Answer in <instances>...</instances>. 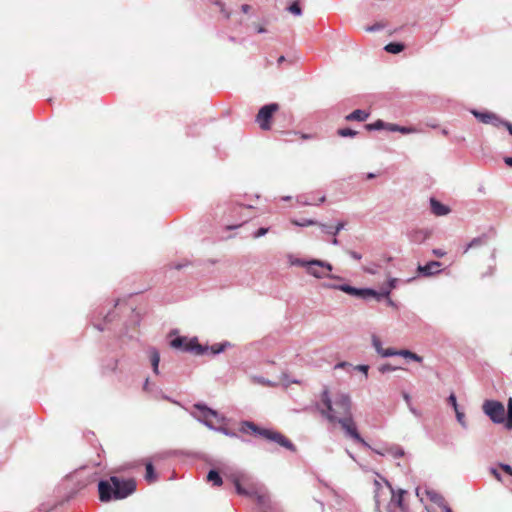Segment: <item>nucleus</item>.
Listing matches in <instances>:
<instances>
[{"instance_id": "nucleus-1", "label": "nucleus", "mask_w": 512, "mask_h": 512, "mask_svg": "<svg viewBox=\"0 0 512 512\" xmlns=\"http://www.w3.org/2000/svg\"><path fill=\"white\" fill-rule=\"evenodd\" d=\"M236 493L240 496L254 498L261 512H273L276 504L271 500L265 486L255 483L245 472H234L229 475Z\"/></svg>"}, {"instance_id": "nucleus-2", "label": "nucleus", "mask_w": 512, "mask_h": 512, "mask_svg": "<svg viewBox=\"0 0 512 512\" xmlns=\"http://www.w3.org/2000/svg\"><path fill=\"white\" fill-rule=\"evenodd\" d=\"M136 491L134 479H124L118 476H110L98 482V493L101 502L122 500Z\"/></svg>"}, {"instance_id": "nucleus-3", "label": "nucleus", "mask_w": 512, "mask_h": 512, "mask_svg": "<svg viewBox=\"0 0 512 512\" xmlns=\"http://www.w3.org/2000/svg\"><path fill=\"white\" fill-rule=\"evenodd\" d=\"M321 401L326 408L325 410L321 411V414L329 422L340 424L346 438L352 439L354 442L365 448H370V445L362 438L361 434L359 433L353 415L348 417H338L334 414L332 400L327 389L322 392Z\"/></svg>"}, {"instance_id": "nucleus-4", "label": "nucleus", "mask_w": 512, "mask_h": 512, "mask_svg": "<svg viewBox=\"0 0 512 512\" xmlns=\"http://www.w3.org/2000/svg\"><path fill=\"white\" fill-rule=\"evenodd\" d=\"M239 431L244 434L252 433L256 436L263 437L266 440H268L270 442H274V443L278 444L279 446H281L291 452L297 451L295 444L290 439H288L285 435H283L279 431H276L273 429L262 428L252 421H249V420L241 421Z\"/></svg>"}, {"instance_id": "nucleus-5", "label": "nucleus", "mask_w": 512, "mask_h": 512, "mask_svg": "<svg viewBox=\"0 0 512 512\" xmlns=\"http://www.w3.org/2000/svg\"><path fill=\"white\" fill-rule=\"evenodd\" d=\"M177 332V330H172L168 335L171 348L195 355H204L208 352V345L200 344L197 337L188 339L186 336L177 335Z\"/></svg>"}, {"instance_id": "nucleus-6", "label": "nucleus", "mask_w": 512, "mask_h": 512, "mask_svg": "<svg viewBox=\"0 0 512 512\" xmlns=\"http://www.w3.org/2000/svg\"><path fill=\"white\" fill-rule=\"evenodd\" d=\"M297 264L304 266L307 269V273L314 276L315 278H329L332 280L343 281L344 278L338 275L330 274L333 270V266L324 260L311 259L309 261L299 259Z\"/></svg>"}, {"instance_id": "nucleus-7", "label": "nucleus", "mask_w": 512, "mask_h": 512, "mask_svg": "<svg viewBox=\"0 0 512 512\" xmlns=\"http://www.w3.org/2000/svg\"><path fill=\"white\" fill-rule=\"evenodd\" d=\"M195 411L191 412L193 418L205 425L208 429L214 430L215 425L212 422V418H215L218 422L225 421V416L219 414L218 411L212 409L203 402H197L193 405Z\"/></svg>"}, {"instance_id": "nucleus-8", "label": "nucleus", "mask_w": 512, "mask_h": 512, "mask_svg": "<svg viewBox=\"0 0 512 512\" xmlns=\"http://www.w3.org/2000/svg\"><path fill=\"white\" fill-rule=\"evenodd\" d=\"M482 410L494 424H503L506 428L505 407L502 402L498 400H485Z\"/></svg>"}, {"instance_id": "nucleus-9", "label": "nucleus", "mask_w": 512, "mask_h": 512, "mask_svg": "<svg viewBox=\"0 0 512 512\" xmlns=\"http://www.w3.org/2000/svg\"><path fill=\"white\" fill-rule=\"evenodd\" d=\"M278 109L279 105L275 102L265 104L259 109L256 115V122L262 130L266 131L271 129V120Z\"/></svg>"}, {"instance_id": "nucleus-10", "label": "nucleus", "mask_w": 512, "mask_h": 512, "mask_svg": "<svg viewBox=\"0 0 512 512\" xmlns=\"http://www.w3.org/2000/svg\"><path fill=\"white\" fill-rule=\"evenodd\" d=\"M387 486L392 494L391 500L387 506L389 512H408V507L404 504V496L407 493L404 489L395 491L392 485L386 481Z\"/></svg>"}, {"instance_id": "nucleus-11", "label": "nucleus", "mask_w": 512, "mask_h": 512, "mask_svg": "<svg viewBox=\"0 0 512 512\" xmlns=\"http://www.w3.org/2000/svg\"><path fill=\"white\" fill-rule=\"evenodd\" d=\"M332 405L334 408V414L341 415V417H348L352 414V400L351 397L346 393H340L335 397V400L332 401Z\"/></svg>"}, {"instance_id": "nucleus-12", "label": "nucleus", "mask_w": 512, "mask_h": 512, "mask_svg": "<svg viewBox=\"0 0 512 512\" xmlns=\"http://www.w3.org/2000/svg\"><path fill=\"white\" fill-rule=\"evenodd\" d=\"M441 265H442L441 262L432 260V261L427 262L424 265H419L417 268V271L420 275L429 277V276H433L435 274L440 273Z\"/></svg>"}, {"instance_id": "nucleus-13", "label": "nucleus", "mask_w": 512, "mask_h": 512, "mask_svg": "<svg viewBox=\"0 0 512 512\" xmlns=\"http://www.w3.org/2000/svg\"><path fill=\"white\" fill-rule=\"evenodd\" d=\"M447 403L455 411V415H456V419H457L458 423L463 428H467V423L465 421V414H464V412L459 410V406H458V403H457V398H456V395L453 392L448 396Z\"/></svg>"}, {"instance_id": "nucleus-14", "label": "nucleus", "mask_w": 512, "mask_h": 512, "mask_svg": "<svg viewBox=\"0 0 512 512\" xmlns=\"http://www.w3.org/2000/svg\"><path fill=\"white\" fill-rule=\"evenodd\" d=\"M407 237L410 242L420 244L430 237V232L425 229H412L407 233Z\"/></svg>"}, {"instance_id": "nucleus-15", "label": "nucleus", "mask_w": 512, "mask_h": 512, "mask_svg": "<svg viewBox=\"0 0 512 512\" xmlns=\"http://www.w3.org/2000/svg\"><path fill=\"white\" fill-rule=\"evenodd\" d=\"M430 209L431 212L436 216H445L451 211L449 206L443 204L434 197L430 198Z\"/></svg>"}, {"instance_id": "nucleus-16", "label": "nucleus", "mask_w": 512, "mask_h": 512, "mask_svg": "<svg viewBox=\"0 0 512 512\" xmlns=\"http://www.w3.org/2000/svg\"><path fill=\"white\" fill-rule=\"evenodd\" d=\"M346 221H338L335 226L328 225L320 222V228L323 233L327 235L337 236L341 230H343L346 226Z\"/></svg>"}, {"instance_id": "nucleus-17", "label": "nucleus", "mask_w": 512, "mask_h": 512, "mask_svg": "<svg viewBox=\"0 0 512 512\" xmlns=\"http://www.w3.org/2000/svg\"><path fill=\"white\" fill-rule=\"evenodd\" d=\"M495 236V231L493 229H490V232L489 233H484L478 237H475L473 238L467 245L466 249H465V252L470 249V248H474V247H478V246H482V245H485L489 238L490 237H494Z\"/></svg>"}, {"instance_id": "nucleus-18", "label": "nucleus", "mask_w": 512, "mask_h": 512, "mask_svg": "<svg viewBox=\"0 0 512 512\" xmlns=\"http://www.w3.org/2000/svg\"><path fill=\"white\" fill-rule=\"evenodd\" d=\"M370 116V112L363 110V109H356L345 116L346 121H357V122H364L366 121Z\"/></svg>"}, {"instance_id": "nucleus-19", "label": "nucleus", "mask_w": 512, "mask_h": 512, "mask_svg": "<svg viewBox=\"0 0 512 512\" xmlns=\"http://www.w3.org/2000/svg\"><path fill=\"white\" fill-rule=\"evenodd\" d=\"M148 355L151 362L153 372L158 375L159 374V363H160V353L157 348L150 347L148 349Z\"/></svg>"}, {"instance_id": "nucleus-20", "label": "nucleus", "mask_w": 512, "mask_h": 512, "mask_svg": "<svg viewBox=\"0 0 512 512\" xmlns=\"http://www.w3.org/2000/svg\"><path fill=\"white\" fill-rule=\"evenodd\" d=\"M385 452H386V455L388 454L395 459L401 458L405 455L404 449L400 445H397V444L386 445Z\"/></svg>"}, {"instance_id": "nucleus-21", "label": "nucleus", "mask_w": 512, "mask_h": 512, "mask_svg": "<svg viewBox=\"0 0 512 512\" xmlns=\"http://www.w3.org/2000/svg\"><path fill=\"white\" fill-rule=\"evenodd\" d=\"M373 293L374 292L372 291V288H369V287H364V288L354 287L350 296H353L358 299L368 300L369 295H372Z\"/></svg>"}, {"instance_id": "nucleus-22", "label": "nucleus", "mask_w": 512, "mask_h": 512, "mask_svg": "<svg viewBox=\"0 0 512 512\" xmlns=\"http://www.w3.org/2000/svg\"><path fill=\"white\" fill-rule=\"evenodd\" d=\"M232 347V343L229 342V341H223V342H220V343H215L211 346L208 345V351H210V353L212 355H218L222 352H224L227 348H230Z\"/></svg>"}, {"instance_id": "nucleus-23", "label": "nucleus", "mask_w": 512, "mask_h": 512, "mask_svg": "<svg viewBox=\"0 0 512 512\" xmlns=\"http://www.w3.org/2000/svg\"><path fill=\"white\" fill-rule=\"evenodd\" d=\"M145 480L148 482V483H153L157 480L158 478V475L156 473V470L154 468V465L151 461H147L145 463Z\"/></svg>"}, {"instance_id": "nucleus-24", "label": "nucleus", "mask_w": 512, "mask_h": 512, "mask_svg": "<svg viewBox=\"0 0 512 512\" xmlns=\"http://www.w3.org/2000/svg\"><path fill=\"white\" fill-rule=\"evenodd\" d=\"M472 115L480 122L488 124L491 120L493 112L490 111H479L477 109L471 110Z\"/></svg>"}, {"instance_id": "nucleus-25", "label": "nucleus", "mask_w": 512, "mask_h": 512, "mask_svg": "<svg viewBox=\"0 0 512 512\" xmlns=\"http://www.w3.org/2000/svg\"><path fill=\"white\" fill-rule=\"evenodd\" d=\"M405 49L403 42L393 41L385 45L384 50L390 54H399Z\"/></svg>"}, {"instance_id": "nucleus-26", "label": "nucleus", "mask_w": 512, "mask_h": 512, "mask_svg": "<svg viewBox=\"0 0 512 512\" xmlns=\"http://www.w3.org/2000/svg\"><path fill=\"white\" fill-rule=\"evenodd\" d=\"M213 431L222 433L225 436H228V437H231V438H238V439H240L243 442H248V440H246L243 437H241L237 432H235V431H233V430H231V429H229L227 427H224V426H216Z\"/></svg>"}, {"instance_id": "nucleus-27", "label": "nucleus", "mask_w": 512, "mask_h": 512, "mask_svg": "<svg viewBox=\"0 0 512 512\" xmlns=\"http://www.w3.org/2000/svg\"><path fill=\"white\" fill-rule=\"evenodd\" d=\"M207 481L211 482L214 486H221L223 483L222 477L216 469L209 470L207 474Z\"/></svg>"}, {"instance_id": "nucleus-28", "label": "nucleus", "mask_w": 512, "mask_h": 512, "mask_svg": "<svg viewBox=\"0 0 512 512\" xmlns=\"http://www.w3.org/2000/svg\"><path fill=\"white\" fill-rule=\"evenodd\" d=\"M426 495L427 497L429 498V500L433 503H435L436 505H438L439 507L440 506H444V503H445V499L444 497L439 494L438 492L434 491V490H426Z\"/></svg>"}, {"instance_id": "nucleus-29", "label": "nucleus", "mask_w": 512, "mask_h": 512, "mask_svg": "<svg viewBox=\"0 0 512 512\" xmlns=\"http://www.w3.org/2000/svg\"><path fill=\"white\" fill-rule=\"evenodd\" d=\"M386 127H387V122H385L384 120L382 119H378L376 120L375 122L373 123H368V124H365L364 125V128L367 130V131H381V130H386Z\"/></svg>"}, {"instance_id": "nucleus-30", "label": "nucleus", "mask_w": 512, "mask_h": 512, "mask_svg": "<svg viewBox=\"0 0 512 512\" xmlns=\"http://www.w3.org/2000/svg\"><path fill=\"white\" fill-rule=\"evenodd\" d=\"M397 356H401L406 359H410L412 361L419 362V363L423 361V358L420 355H418L408 349L398 350Z\"/></svg>"}, {"instance_id": "nucleus-31", "label": "nucleus", "mask_w": 512, "mask_h": 512, "mask_svg": "<svg viewBox=\"0 0 512 512\" xmlns=\"http://www.w3.org/2000/svg\"><path fill=\"white\" fill-rule=\"evenodd\" d=\"M286 9L295 16L302 15V8L300 6L299 0H293L290 2Z\"/></svg>"}, {"instance_id": "nucleus-32", "label": "nucleus", "mask_w": 512, "mask_h": 512, "mask_svg": "<svg viewBox=\"0 0 512 512\" xmlns=\"http://www.w3.org/2000/svg\"><path fill=\"white\" fill-rule=\"evenodd\" d=\"M506 416V429L512 430V398L508 399L507 402V410L505 411Z\"/></svg>"}, {"instance_id": "nucleus-33", "label": "nucleus", "mask_w": 512, "mask_h": 512, "mask_svg": "<svg viewBox=\"0 0 512 512\" xmlns=\"http://www.w3.org/2000/svg\"><path fill=\"white\" fill-rule=\"evenodd\" d=\"M372 291L374 293L372 295H369V299L370 298H374L378 302L382 301L383 299L388 298V296L390 295V290L389 289H385V290H382V291H377V290L372 288Z\"/></svg>"}, {"instance_id": "nucleus-34", "label": "nucleus", "mask_w": 512, "mask_h": 512, "mask_svg": "<svg viewBox=\"0 0 512 512\" xmlns=\"http://www.w3.org/2000/svg\"><path fill=\"white\" fill-rule=\"evenodd\" d=\"M337 134L341 137H355L357 134H358V131L350 128V127H344V128H339L337 130Z\"/></svg>"}, {"instance_id": "nucleus-35", "label": "nucleus", "mask_w": 512, "mask_h": 512, "mask_svg": "<svg viewBox=\"0 0 512 512\" xmlns=\"http://www.w3.org/2000/svg\"><path fill=\"white\" fill-rule=\"evenodd\" d=\"M293 223L299 227H307V226H313V225L320 226V222H318L314 219H306V218H303L301 220H295V221H293Z\"/></svg>"}, {"instance_id": "nucleus-36", "label": "nucleus", "mask_w": 512, "mask_h": 512, "mask_svg": "<svg viewBox=\"0 0 512 512\" xmlns=\"http://www.w3.org/2000/svg\"><path fill=\"white\" fill-rule=\"evenodd\" d=\"M508 122L509 121L501 119L497 114L493 113L491 120L488 124H491L494 127H500V126L505 127V123H508Z\"/></svg>"}, {"instance_id": "nucleus-37", "label": "nucleus", "mask_w": 512, "mask_h": 512, "mask_svg": "<svg viewBox=\"0 0 512 512\" xmlns=\"http://www.w3.org/2000/svg\"><path fill=\"white\" fill-rule=\"evenodd\" d=\"M210 2L219 7L220 12L226 19L230 18V12L225 8V4L221 0H210Z\"/></svg>"}, {"instance_id": "nucleus-38", "label": "nucleus", "mask_w": 512, "mask_h": 512, "mask_svg": "<svg viewBox=\"0 0 512 512\" xmlns=\"http://www.w3.org/2000/svg\"><path fill=\"white\" fill-rule=\"evenodd\" d=\"M372 345L375 348L376 352L380 355V352H382L384 348L382 347L381 340L376 335L372 336Z\"/></svg>"}, {"instance_id": "nucleus-39", "label": "nucleus", "mask_w": 512, "mask_h": 512, "mask_svg": "<svg viewBox=\"0 0 512 512\" xmlns=\"http://www.w3.org/2000/svg\"><path fill=\"white\" fill-rule=\"evenodd\" d=\"M398 350L394 348H384L382 352H380V356L383 358L397 356Z\"/></svg>"}, {"instance_id": "nucleus-40", "label": "nucleus", "mask_w": 512, "mask_h": 512, "mask_svg": "<svg viewBox=\"0 0 512 512\" xmlns=\"http://www.w3.org/2000/svg\"><path fill=\"white\" fill-rule=\"evenodd\" d=\"M337 288L339 291L344 292L348 295H351L354 286H352L348 283H341L337 286Z\"/></svg>"}, {"instance_id": "nucleus-41", "label": "nucleus", "mask_w": 512, "mask_h": 512, "mask_svg": "<svg viewBox=\"0 0 512 512\" xmlns=\"http://www.w3.org/2000/svg\"><path fill=\"white\" fill-rule=\"evenodd\" d=\"M397 369H399V368H398V367H395V366H392V365H391V364H389V363H385V364L381 365V366L378 368L379 372H381L382 374H385V373H387V372H391V371H395V370H397Z\"/></svg>"}, {"instance_id": "nucleus-42", "label": "nucleus", "mask_w": 512, "mask_h": 512, "mask_svg": "<svg viewBox=\"0 0 512 512\" xmlns=\"http://www.w3.org/2000/svg\"><path fill=\"white\" fill-rule=\"evenodd\" d=\"M498 467L503 471L505 472L506 474L512 476V467L511 465L509 464H506V463H498Z\"/></svg>"}, {"instance_id": "nucleus-43", "label": "nucleus", "mask_w": 512, "mask_h": 512, "mask_svg": "<svg viewBox=\"0 0 512 512\" xmlns=\"http://www.w3.org/2000/svg\"><path fill=\"white\" fill-rule=\"evenodd\" d=\"M268 230H269V228H267V227H260V228H258V229L253 233V237H254V238H260V237H262V236L266 235V234H267V232H268Z\"/></svg>"}, {"instance_id": "nucleus-44", "label": "nucleus", "mask_w": 512, "mask_h": 512, "mask_svg": "<svg viewBox=\"0 0 512 512\" xmlns=\"http://www.w3.org/2000/svg\"><path fill=\"white\" fill-rule=\"evenodd\" d=\"M383 28H384V25L382 23L377 22V23H375V24H373L371 26H368L366 28V31H368V32H377V31L382 30Z\"/></svg>"}, {"instance_id": "nucleus-45", "label": "nucleus", "mask_w": 512, "mask_h": 512, "mask_svg": "<svg viewBox=\"0 0 512 512\" xmlns=\"http://www.w3.org/2000/svg\"><path fill=\"white\" fill-rule=\"evenodd\" d=\"M489 471L490 473L495 477V479L499 482H502L503 481V478H502V475L501 473L498 471L497 468L495 467H490L489 468Z\"/></svg>"}, {"instance_id": "nucleus-46", "label": "nucleus", "mask_w": 512, "mask_h": 512, "mask_svg": "<svg viewBox=\"0 0 512 512\" xmlns=\"http://www.w3.org/2000/svg\"><path fill=\"white\" fill-rule=\"evenodd\" d=\"M386 130L390 132H398L400 130V125L387 122Z\"/></svg>"}, {"instance_id": "nucleus-47", "label": "nucleus", "mask_w": 512, "mask_h": 512, "mask_svg": "<svg viewBox=\"0 0 512 512\" xmlns=\"http://www.w3.org/2000/svg\"><path fill=\"white\" fill-rule=\"evenodd\" d=\"M356 370L362 372L365 374V376L367 377L368 376V371H369V365H366V364H360V365H357L355 367Z\"/></svg>"}, {"instance_id": "nucleus-48", "label": "nucleus", "mask_w": 512, "mask_h": 512, "mask_svg": "<svg viewBox=\"0 0 512 512\" xmlns=\"http://www.w3.org/2000/svg\"><path fill=\"white\" fill-rule=\"evenodd\" d=\"M346 252H347V253H348V255H349L351 258H353L354 260L359 261V260H361V258H362V255H361L360 253L356 252V251H353V250H347Z\"/></svg>"}, {"instance_id": "nucleus-49", "label": "nucleus", "mask_w": 512, "mask_h": 512, "mask_svg": "<svg viewBox=\"0 0 512 512\" xmlns=\"http://www.w3.org/2000/svg\"><path fill=\"white\" fill-rule=\"evenodd\" d=\"M414 131H415V129L412 128V127H407V126H401L400 125V130L398 132L401 133V134L406 135V134H410V133H412Z\"/></svg>"}, {"instance_id": "nucleus-50", "label": "nucleus", "mask_w": 512, "mask_h": 512, "mask_svg": "<svg viewBox=\"0 0 512 512\" xmlns=\"http://www.w3.org/2000/svg\"><path fill=\"white\" fill-rule=\"evenodd\" d=\"M432 254H433L434 256H436V257L441 258V257H443V256H445V255H446V252H445L444 250H442V249L434 248V249L432 250Z\"/></svg>"}, {"instance_id": "nucleus-51", "label": "nucleus", "mask_w": 512, "mask_h": 512, "mask_svg": "<svg viewBox=\"0 0 512 512\" xmlns=\"http://www.w3.org/2000/svg\"><path fill=\"white\" fill-rule=\"evenodd\" d=\"M114 317H115L114 312L113 311H109L105 315V317H104V322L105 323H110V322H112L114 320Z\"/></svg>"}, {"instance_id": "nucleus-52", "label": "nucleus", "mask_w": 512, "mask_h": 512, "mask_svg": "<svg viewBox=\"0 0 512 512\" xmlns=\"http://www.w3.org/2000/svg\"><path fill=\"white\" fill-rule=\"evenodd\" d=\"M369 449H371L374 453H376V454H378V455H381V456L386 455V452H385V446H384V447H382V448H379V449H378V448H373V447H371V446H370V448H369Z\"/></svg>"}, {"instance_id": "nucleus-53", "label": "nucleus", "mask_w": 512, "mask_h": 512, "mask_svg": "<svg viewBox=\"0 0 512 512\" xmlns=\"http://www.w3.org/2000/svg\"><path fill=\"white\" fill-rule=\"evenodd\" d=\"M339 284H334V283H323L322 286L324 288H327V289H334V290H338L337 286Z\"/></svg>"}, {"instance_id": "nucleus-54", "label": "nucleus", "mask_w": 512, "mask_h": 512, "mask_svg": "<svg viewBox=\"0 0 512 512\" xmlns=\"http://www.w3.org/2000/svg\"><path fill=\"white\" fill-rule=\"evenodd\" d=\"M396 284H397L396 278L389 279V281H388L389 290L394 289L396 287Z\"/></svg>"}, {"instance_id": "nucleus-55", "label": "nucleus", "mask_w": 512, "mask_h": 512, "mask_svg": "<svg viewBox=\"0 0 512 512\" xmlns=\"http://www.w3.org/2000/svg\"><path fill=\"white\" fill-rule=\"evenodd\" d=\"M96 474V472H93L91 475L87 477L85 481L81 483V487H85L88 483H90L93 479L92 477Z\"/></svg>"}, {"instance_id": "nucleus-56", "label": "nucleus", "mask_w": 512, "mask_h": 512, "mask_svg": "<svg viewBox=\"0 0 512 512\" xmlns=\"http://www.w3.org/2000/svg\"><path fill=\"white\" fill-rule=\"evenodd\" d=\"M503 160H504V163H505L507 166H509V167H511V168H512V157H511V156H505V157L503 158Z\"/></svg>"}, {"instance_id": "nucleus-57", "label": "nucleus", "mask_w": 512, "mask_h": 512, "mask_svg": "<svg viewBox=\"0 0 512 512\" xmlns=\"http://www.w3.org/2000/svg\"><path fill=\"white\" fill-rule=\"evenodd\" d=\"M84 472H85V468H81L80 470H77V471L74 473L73 477L78 479L79 477H81V475H82Z\"/></svg>"}, {"instance_id": "nucleus-58", "label": "nucleus", "mask_w": 512, "mask_h": 512, "mask_svg": "<svg viewBox=\"0 0 512 512\" xmlns=\"http://www.w3.org/2000/svg\"><path fill=\"white\" fill-rule=\"evenodd\" d=\"M250 9H251V6H250V5H248V4H243V5L241 6V11H242L243 13H248V12L250 11Z\"/></svg>"}, {"instance_id": "nucleus-59", "label": "nucleus", "mask_w": 512, "mask_h": 512, "mask_svg": "<svg viewBox=\"0 0 512 512\" xmlns=\"http://www.w3.org/2000/svg\"><path fill=\"white\" fill-rule=\"evenodd\" d=\"M376 177H377V174H375V173H373V172H368V173H366V174H365V178H366L367 180H371V179H374V178H376Z\"/></svg>"}, {"instance_id": "nucleus-60", "label": "nucleus", "mask_w": 512, "mask_h": 512, "mask_svg": "<svg viewBox=\"0 0 512 512\" xmlns=\"http://www.w3.org/2000/svg\"><path fill=\"white\" fill-rule=\"evenodd\" d=\"M187 265H188V263H187V262H185V263H177V264H175V265L173 266V268H174V269H177V270H180V269H182L183 267H185V266H187Z\"/></svg>"}, {"instance_id": "nucleus-61", "label": "nucleus", "mask_w": 512, "mask_h": 512, "mask_svg": "<svg viewBox=\"0 0 512 512\" xmlns=\"http://www.w3.org/2000/svg\"><path fill=\"white\" fill-rule=\"evenodd\" d=\"M403 398L408 403V405L411 404V397L407 392H403Z\"/></svg>"}, {"instance_id": "nucleus-62", "label": "nucleus", "mask_w": 512, "mask_h": 512, "mask_svg": "<svg viewBox=\"0 0 512 512\" xmlns=\"http://www.w3.org/2000/svg\"><path fill=\"white\" fill-rule=\"evenodd\" d=\"M286 61H288V60L286 59V57H285V56H283V55H281V56L277 59V64L280 66L282 63H284V62H286Z\"/></svg>"}, {"instance_id": "nucleus-63", "label": "nucleus", "mask_w": 512, "mask_h": 512, "mask_svg": "<svg viewBox=\"0 0 512 512\" xmlns=\"http://www.w3.org/2000/svg\"><path fill=\"white\" fill-rule=\"evenodd\" d=\"M505 127L508 130L509 134L512 135V123L511 122L505 123Z\"/></svg>"}, {"instance_id": "nucleus-64", "label": "nucleus", "mask_w": 512, "mask_h": 512, "mask_svg": "<svg viewBox=\"0 0 512 512\" xmlns=\"http://www.w3.org/2000/svg\"><path fill=\"white\" fill-rule=\"evenodd\" d=\"M444 512H453L452 509L446 504V502L444 503V506H440Z\"/></svg>"}]
</instances>
